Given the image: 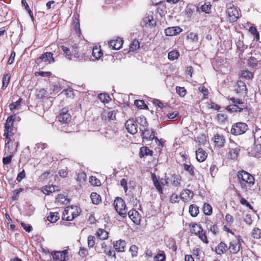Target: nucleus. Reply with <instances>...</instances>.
I'll return each instance as SVG.
<instances>
[{
    "instance_id": "nucleus-1",
    "label": "nucleus",
    "mask_w": 261,
    "mask_h": 261,
    "mask_svg": "<svg viewBox=\"0 0 261 261\" xmlns=\"http://www.w3.org/2000/svg\"><path fill=\"white\" fill-rule=\"evenodd\" d=\"M15 116H9L5 124L4 136L6 140L5 148L8 153L14 154L19 145L18 137L16 134L17 129L13 126Z\"/></svg>"
},
{
    "instance_id": "nucleus-2",
    "label": "nucleus",
    "mask_w": 261,
    "mask_h": 261,
    "mask_svg": "<svg viewBox=\"0 0 261 261\" xmlns=\"http://www.w3.org/2000/svg\"><path fill=\"white\" fill-rule=\"evenodd\" d=\"M57 125L58 129L65 133L74 131L71 122V116L67 108H63L57 116Z\"/></svg>"
},
{
    "instance_id": "nucleus-3",
    "label": "nucleus",
    "mask_w": 261,
    "mask_h": 261,
    "mask_svg": "<svg viewBox=\"0 0 261 261\" xmlns=\"http://www.w3.org/2000/svg\"><path fill=\"white\" fill-rule=\"evenodd\" d=\"M237 180L241 189L244 192L251 190L255 183L254 176L243 170L238 172Z\"/></svg>"
},
{
    "instance_id": "nucleus-4",
    "label": "nucleus",
    "mask_w": 261,
    "mask_h": 261,
    "mask_svg": "<svg viewBox=\"0 0 261 261\" xmlns=\"http://www.w3.org/2000/svg\"><path fill=\"white\" fill-rule=\"evenodd\" d=\"M77 47V45L75 44L72 47V50L71 51L68 47L63 45L61 46V50L64 52L66 56L68 57V58L69 60H73L74 61L81 60L83 59V56L79 55L78 51L76 50Z\"/></svg>"
},
{
    "instance_id": "nucleus-5",
    "label": "nucleus",
    "mask_w": 261,
    "mask_h": 261,
    "mask_svg": "<svg viewBox=\"0 0 261 261\" xmlns=\"http://www.w3.org/2000/svg\"><path fill=\"white\" fill-rule=\"evenodd\" d=\"M115 210L123 218L127 216V208L125 201L120 197H117L114 201Z\"/></svg>"
},
{
    "instance_id": "nucleus-6",
    "label": "nucleus",
    "mask_w": 261,
    "mask_h": 261,
    "mask_svg": "<svg viewBox=\"0 0 261 261\" xmlns=\"http://www.w3.org/2000/svg\"><path fill=\"white\" fill-rule=\"evenodd\" d=\"M248 129V125L244 122H237L232 125L231 133L234 136L244 134Z\"/></svg>"
},
{
    "instance_id": "nucleus-7",
    "label": "nucleus",
    "mask_w": 261,
    "mask_h": 261,
    "mask_svg": "<svg viewBox=\"0 0 261 261\" xmlns=\"http://www.w3.org/2000/svg\"><path fill=\"white\" fill-rule=\"evenodd\" d=\"M243 242V240L242 239V237L238 236L236 237L234 239L230 242L228 249L231 253H237L240 251L242 246V243Z\"/></svg>"
},
{
    "instance_id": "nucleus-8",
    "label": "nucleus",
    "mask_w": 261,
    "mask_h": 261,
    "mask_svg": "<svg viewBox=\"0 0 261 261\" xmlns=\"http://www.w3.org/2000/svg\"><path fill=\"white\" fill-rule=\"evenodd\" d=\"M51 255L55 261H66L68 256V252L67 250L53 251L51 252Z\"/></svg>"
},
{
    "instance_id": "nucleus-9",
    "label": "nucleus",
    "mask_w": 261,
    "mask_h": 261,
    "mask_svg": "<svg viewBox=\"0 0 261 261\" xmlns=\"http://www.w3.org/2000/svg\"><path fill=\"white\" fill-rule=\"evenodd\" d=\"M226 13L229 21L230 22H234L237 21L239 18V13L237 8L234 7H231L227 8Z\"/></svg>"
},
{
    "instance_id": "nucleus-10",
    "label": "nucleus",
    "mask_w": 261,
    "mask_h": 261,
    "mask_svg": "<svg viewBox=\"0 0 261 261\" xmlns=\"http://www.w3.org/2000/svg\"><path fill=\"white\" fill-rule=\"evenodd\" d=\"M126 130L131 134H135L138 132V124L134 119H129L125 124Z\"/></svg>"
},
{
    "instance_id": "nucleus-11",
    "label": "nucleus",
    "mask_w": 261,
    "mask_h": 261,
    "mask_svg": "<svg viewBox=\"0 0 261 261\" xmlns=\"http://www.w3.org/2000/svg\"><path fill=\"white\" fill-rule=\"evenodd\" d=\"M54 54L51 52H46L40 56L38 59L41 62L52 63L55 62V59L53 57Z\"/></svg>"
},
{
    "instance_id": "nucleus-12",
    "label": "nucleus",
    "mask_w": 261,
    "mask_h": 261,
    "mask_svg": "<svg viewBox=\"0 0 261 261\" xmlns=\"http://www.w3.org/2000/svg\"><path fill=\"white\" fill-rule=\"evenodd\" d=\"M126 244L125 241L121 239L113 242L114 248L118 252H124Z\"/></svg>"
},
{
    "instance_id": "nucleus-13",
    "label": "nucleus",
    "mask_w": 261,
    "mask_h": 261,
    "mask_svg": "<svg viewBox=\"0 0 261 261\" xmlns=\"http://www.w3.org/2000/svg\"><path fill=\"white\" fill-rule=\"evenodd\" d=\"M182 29L179 27H169L165 30V33L167 36H174L181 32Z\"/></svg>"
},
{
    "instance_id": "nucleus-14",
    "label": "nucleus",
    "mask_w": 261,
    "mask_h": 261,
    "mask_svg": "<svg viewBox=\"0 0 261 261\" xmlns=\"http://www.w3.org/2000/svg\"><path fill=\"white\" fill-rule=\"evenodd\" d=\"M72 210L70 211L71 216H68L65 218L66 220L68 221L73 220L75 218L77 217L80 214V208L76 206H71Z\"/></svg>"
},
{
    "instance_id": "nucleus-15",
    "label": "nucleus",
    "mask_w": 261,
    "mask_h": 261,
    "mask_svg": "<svg viewBox=\"0 0 261 261\" xmlns=\"http://www.w3.org/2000/svg\"><path fill=\"white\" fill-rule=\"evenodd\" d=\"M129 218L133 221L134 223L138 224L140 222V218L139 213L135 210H132L129 211H127V214Z\"/></svg>"
},
{
    "instance_id": "nucleus-16",
    "label": "nucleus",
    "mask_w": 261,
    "mask_h": 261,
    "mask_svg": "<svg viewBox=\"0 0 261 261\" xmlns=\"http://www.w3.org/2000/svg\"><path fill=\"white\" fill-rule=\"evenodd\" d=\"M214 141L215 146L222 147L225 143V139L223 135L217 134L214 137Z\"/></svg>"
},
{
    "instance_id": "nucleus-17",
    "label": "nucleus",
    "mask_w": 261,
    "mask_h": 261,
    "mask_svg": "<svg viewBox=\"0 0 261 261\" xmlns=\"http://www.w3.org/2000/svg\"><path fill=\"white\" fill-rule=\"evenodd\" d=\"M194 196L193 192L188 189L184 190L180 194L181 198L185 201L191 200Z\"/></svg>"
},
{
    "instance_id": "nucleus-18",
    "label": "nucleus",
    "mask_w": 261,
    "mask_h": 261,
    "mask_svg": "<svg viewBox=\"0 0 261 261\" xmlns=\"http://www.w3.org/2000/svg\"><path fill=\"white\" fill-rule=\"evenodd\" d=\"M110 47H112L113 49L118 50L122 46L123 44V40L118 38L116 40H111L109 42Z\"/></svg>"
},
{
    "instance_id": "nucleus-19",
    "label": "nucleus",
    "mask_w": 261,
    "mask_h": 261,
    "mask_svg": "<svg viewBox=\"0 0 261 261\" xmlns=\"http://www.w3.org/2000/svg\"><path fill=\"white\" fill-rule=\"evenodd\" d=\"M152 181L153 182V185L157 190L158 192L159 193L160 195L163 194V190L162 188V185L160 181V180L157 178L155 174H152L151 175Z\"/></svg>"
},
{
    "instance_id": "nucleus-20",
    "label": "nucleus",
    "mask_w": 261,
    "mask_h": 261,
    "mask_svg": "<svg viewBox=\"0 0 261 261\" xmlns=\"http://www.w3.org/2000/svg\"><path fill=\"white\" fill-rule=\"evenodd\" d=\"M196 159L199 162H202L207 157V153L201 148H199L196 151Z\"/></svg>"
},
{
    "instance_id": "nucleus-21",
    "label": "nucleus",
    "mask_w": 261,
    "mask_h": 261,
    "mask_svg": "<svg viewBox=\"0 0 261 261\" xmlns=\"http://www.w3.org/2000/svg\"><path fill=\"white\" fill-rule=\"evenodd\" d=\"M142 131V137L143 139H146V140H152L154 139V132L152 130V129L149 130L148 129L145 128L144 130H141Z\"/></svg>"
},
{
    "instance_id": "nucleus-22",
    "label": "nucleus",
    "mask_w": 261,
    "mask_h": 261,
    "mask_svg": "<svg viewBox=\"0 0 261 261\" xmlns=\"http://www.w3.org/2000/svg\"><path fill=\"white\" fill-rule=\"evenodd\" d=\"M153 155V151L150 150L148 147L143 146L140 149L139 156L141 158L146 157L147 156H152Z\"/></svg>"
},
{
    "instance_id": "nucleus-23",
    "label": "nucleus",
    "mask_w": 261,
    "mask_h": 261,
    "mask_svg": "<svg viewBox=\"0 0 261 261\" xmlns=\"http://www.w3.org/2000/svg\"><path fill=\"white\" fill-rule=\"evenodd\" d=\"M228 250L227 245L221 242L216 247L215 251L217 254L221 255Z\"/></svg>"
},
{
    "instance_id": "nucleus-24",
    "label": "nucleus",
    "mask_w": 261,
    "mask_h": 261,
    "mask_svg": "<svg viewBox=\"0 0 261 261\" xmlns=\"http://www.w3.org/2000/svg\"><path fill=\"white\" fill-rule=\"evenodd\" d=\"M237 93H243L246 94L247 89L246 84L242 81H239L237 83V87L236 89Z\"/></svg>"
},
{
    "instance_id": "nucleus-25",
    "label": "nucleus",
    "mask_w": 261,
    "mask_h": 261,
    "mask_svg": "<svg viewBox=\"0 0 261 261\" xmlns=\"http://www.w3.org/2000/svg\"><path fill=\"white\" fill-rule=\"evenodd\" d=\"M170 180L172 186L177 187L180 185L181 177L178 174H173L171 175Z\"/></svg>"
},
{
    "instance_id": "nucleus-26",
    "label": "nucleus",
    "mask_w": 261,
    "mask_h": 261,
    "mask_svg": "<svg viewBox=\"0 0 261 261\" xmlns=\"http://www.w3.org/2000/svg\"><path fill=\"white\" fill-rule=\"evenodd\" d=\"M243 107H240L237 105H231L228 106L226 109L227 111L230 112H241L245 108L244 106H242Z\"/></svg>"
},
{
    "instance_id": "nucleus-27",
    "label": "nucleus",
    "mask_w": 261,
    "mask_h": 261,
    "mask_svg": "<svg viewBox=\"0 0 261 261\" xmlns=\"http://www.w3.org/2000/svg\"><path fill=\"white\" fill-rule=\"evenodd\" d=\"M240 76L246 80H251L253 77V73L248 70H243L241 71Z\"/></svg>"
},
{
    "instance_id": "nucleus-28",
    "label": "nucleus",
    "mask_w": 261,
    "mask_h": 261,
    "mask_svg": "<svg viewBox=\"0 0 261 261\" xmlns=\"http://www.w3.org/2000/svg\"><path fill=\"white\" fill-rule=\"evenodd\" d=\"M96 236L101 240H105L108 238V232L103 229H98L96 232Z\"/></svg>"
},
{
    "instance_id": "nucleus-29",
    "label": "nucleus",
    "mask_w": 261,
    "mask_h": 261,
    "mask_svg": "<svg viewBox=\"0 0 261 261\" xmlns=\"http://www.w3.org/2000/svg\"><path fill=\"white\" fill-rule=\"evenodd\" d=\"M102 55L103 53L99 48L96 46L93 47L92 50V56L95 59V60H98L102 56Z\"/></svg>"
},
{
    "instance_id": "nucleus-30",
    "label": "nucleus",
    "mask_w": 261,
    "mask_h": 261,
    "mask_svg": "<svg viewBox=\"0 0 261 261\" xmlns=\"http://www.w3.org/2000/svg\"><path fill=\"white\" fill-rule=\"evenodd\" d=\"M240 147L238 146L235 148H232L230 149L229 151V155L231 159H237L238 157L239 152L240 151Z\"/></svg>"
},
{
    "instance_id": "nucleus-31",
    "label": "nucleus",
    "mask_w": 261,
    "mask_h": 261,
    "mask_svg": "<svg viewBox=\"0 0 261 261\" xmlns=\"http://www.w3.org/2000/svg\"><path fill=\"white\" fill-rule=\"evenodd\" d=\"M60 216L58 213L50 212L47 217V220L51 223H55L59 219Z\"/></svg>"
},
{
    "instance_id": "nucleus-32",
    "label": "nucleus",
    "mask_w": 261,
    "mask_h": 261,
    "mask_svg": "<svg viewBox=\"0 0 261 261\" xmlns=\"http://www.w3.org/2000/svg\"><path fill=\"white\" fill-rule=\"evenodd\" d=\"M90 197L92 203L95 204H97L101 201L100 196L95 192H92L91 194Z\"/></svg>"
},
{
    "instance_id": "nucleus-33",
    "label": "nucleus",
    "mask_w": 261,
    "mask_h": 261,
    "mask_svg": "<svg viewBox=\"0 0 261 261\" xmlns=\"http://www.w3.org/2000/svg\"><path fill=\"white\" fill-rule=\"evenodd\" d=\"M189 213L191 216L196 217L199 213V208L195 204H191L189 207Z\"/></svg>"
},
{
    "instance_id": "nucleus-34",
    "label": "nucleus",
    "mask_w": 261,
    "mask_h": 261,
    "mask_svg": "<svg viewBox=\"0 0 261 261\" xmlns=\"http://www.w3.org/2000/svg\"><path fill=\"white\" fill-rule=\"evenodd\" d=\"M42 191L44 194L48 195L55 191V187L53 185L45 186L42 188Z\"/></svg>"
},
{
    "instance_id": "nucleus-35",
    "label": "nucleus",
    "mask_w": 261,
    "mask_h": 261,
    "mask_svg": "<svg viewBox=\"0 0 261 261\" xmlns=\"http://www.w3.org/2000/svg\"><path fill=\"white\" fill-rule=\"evenodd\" d=\"M11 76L9 74H5L3 77V85L2 89H5L9 85Z\"/></svg>"
},
{
    "instance_id": "nucleus-36",
    "label": "nucleus",
    "mask_w": 261,
    "mask_h": 261,
    "mask_svg": "<svg viewBox=\"0 0 261 261\" xmlns=\"http://www.w3.org/2000/svg\"><path fill=\"white\" fill-rule=\"evenodd\" d=\"M184 170L188 172L191 176L194 177L195 176V168L193 166L184 164Z\"/></svg>"
},
{
    "instance_id": "nucleus-37",
    "label": "nucleus",
    "mask_w": 261,
    "mask_h": 261,
    "mask_svg": "<svg viewBox=\"0 0 261 261\" xmlns=\"http://www.w3.org/2000/svg\"><path fill=\"white\" fill-rule=\"evenodd\" d=\"M21 4L22 6H24L25 9L28 11L31 19L33 22L34 21V17L33 16V12L31 10L25 0H21Z\"/></svg>"
},
{
    "instance_id": "nucleus-38",
    "label": "nucleus",
    "mask_w": 261,
    "mask_h": 261,
    "mask_svg": "<svg viewBox=\"0 0 261 261\" xmlns=\"http://www.w3.org/2000/svg\"><path fill=\"white\" fill-rule=\"evenodd\" d=\"M249 32L252 35L257 41L259 39V34L258 32L257 31V29L253 26H251L249 28Z\"/></svg>"
},
{
    "instance_id": "nucleus-39",
    "label": "nucleus",
    "mask_w": 261,
    "mask_h": 261,
    "mask_svg": "<svg viewBox=\"0 0 261 261\" xmlns=\"http://www.w3.org/2000/svg\"><path fill=\"white\" fill-rule=\"evenodd\" d=\"M203 210L205 215L210 216L212 214V207L207 203L204 204Z\"/></svg>"
},
{
    "instance_id": "nucleus-40",
    "label": "nucleus",
    "mask_w": 261,
    "mask_h": 261,
    "mask_svg": "<svg viewBox=\"0 0 261 261\" xmlns=\"http://www.w3.org/2000/svg\"><path fill=\"white\" fill-rule=\"evenodd\" d=\"M201 230H202V227L197 224H193L191 229V232L195 235L199 233V232H201Z\"/></svg>"
},
{
    "instance_id": "nucleus-41",
    "label": "nucleus",
    "mask_w": 261,
    "mask_h": 261,
    "mask_svg": "<svg viewBox=\"0 0 261 261\" xmlns=\"http://www.w3.org/2000/svg\"><path fill=\"white\" fill-rule=\"evenodd\" d=\"M140 47V42L138 40H134L132 41L130 45L129 51H134L138 49Z\"/></svg>"
},
{
    "instance_id": "nucleus-42",
    "label": "nucleus",
    "mask_w": 261,
    "mask_h": 261,
    "mask_svg": "<svg viewBox=\"0 0 261 261\" xmlns=\"http://www.w3.org/2000/svg\"><path fill=\"white\" fill-rule=\"evenodd\" d=\"M211 7L210 3L207 2L201 6V9L202 12L208 14L211 12Z\"/></svg>"
},
{
    "instance_id": "nucleus-43",
    "label": "nucleus",
    "mask_w": 261,
    "mask_h": 261,
    "mask_svg": "<svg viewBox=\"0 0 261 261\" xmlns=\"http://www.w3.org/2000/svg\"><path fill=\"white\" fill-rule=\"evenodd\" d=\"M179 56V53L176 50H172L168 53V59L170 60L173 61L178 58Z\"/></svg>"
},
{
    "instance_id": "nucleus-44",
    "label": "nucleus",
    "mask_w": 261,
    "mask_h": 261,
    "mask_svg": "<svg viewBox=\"0 0 261 261\" xmlns=\"http://www.w3.org/2000/svg\"><path fill=\"white\" fill-rule=\"evenodd\" d=\"M258 62V60L254 57H251L248 60V65L253 68L257 65Z\"/></svg>"
},
{
    "instance_id": "nucleus-45",
    "label": "nucleus",
    "mask_w": 261,
    "mask_h": 261,
    "mask_svg": "<svg viewBox=\"0 0 261 261\" xmlns=\"http://www.w3.org/2000/svg\"><path fill=\"white\" fill-rule=\"evenodd\" d=\"M252 237L255 239H259L261 238V230L257 227L253 228L252 232Z\"/></svg>"
},
{
    "instance_id": "nucleus-46",
    "label": "nucleus",
    "mask_w": 261,
    "mask_h": 261,
    "mask_svg": "<svg viewBox=\"0 0 261 261\" xmlns=\"http://www.w3.org/2000/svg\"><path fill=\"white\" fill-rule=\"evenodd\" d=\"M56 200L58 202H60L62 204H67L68 202L67 197L63 194H58Z\"/></svg>"
},
{
    "instance_id": "nucleus-47",
    "label": "nucleus",
    "mask_w": 261,
    "mask_h": 261,
    "mask_svg": "<svg viewBox=\"0 0 261 261\" xmlns=\"http://www.w3.org/2000/svg\"><path fill=\"white\" fill-rule=\"evenodd\" d=\"M166 255L164 252L158 253L154 257V261H165Z\"/></svg>"
},
{
    "instance_id": "nucleus-48",
    "label": "nucleus",
    "mask_w": 261,
    "mask_h": 261,
    "mask_svg": "<svg viewBox=\"0 0 261 261\" xmlns=\"http://www.w3.org/2000/svg\"><path fill=\"white\" fill-rule=\"evenodd\" d=\"M116 135L117 133L114 132L113 130H111V129H107V130L105 133V136L108 139H112L114 138Z\"/></svg>"
},
{
    "instance_id": "nucleus-49",
    "label": "nucleus",
    "mask_w": 261,
    "mask_h": 261,
    "mask_svg": "<svg viewBox=\"0 0 261 261\" xmlns=\"http://www.w3.org/2000/svg\"><path fill=\"white\" fill-rule=\"evenodd\" d=\"M99 100L103 103H107L110 100V96L107 94L101 93L98 96Z\"/></svg>"
},
{
    "instance_id": "nucleus-50",
    "label": "nucleus",
    "mask_w": 261,
    "mask_h": 261,
    "mask_svg": "<svg viewBox=\"0 0 261 261\" xmlns=\"http://www.w3.org/2000/svg\"><path fill=\"white\" fill-rule=\"evenodd\" d=\"M196 141L199 145H204L206 141L205 135L204 134L200 135L197 137Z\"/></svg>"
},
{
    "instance_id": "nucleus-51",
    "label": "nucleus",
    "mask_w": 261,
    "mask_h": 261,
    "mask_svg": "<svg viewBox=\"0 0 261 261\" xmlns=\"http://www.w3.org/2000/svg\"><path fill=\"white\" fill-rule=\"evenodd\" d=\"M176 91L180 97H184L187 93V90L184 87L179 86L176 87Z\"/></svg>"
},
{
    "instance_id": "nucleus-52",
    "label": "nucleus",
    "mask_w": 261,
    "mask_h": 261,
    "mask_svg": "<svg viewBox=\"0 0 261 261\" xmlns=\"http://www.w3.org/2000/svg\"><path fill=\"white\" fill-rule=\"evenodd\" d=\"M134 105L138 108L141 109H143L147 108L146 105L142 100H135L134 101Z\"/></svg>"
},
{
    "instance_id": "nucleus-53",
    "label": "nucleus",
    "mask_w": 261,
    "mask_h": 261,
    "mask_svg": "<svg viewBox=\"0 0 261 261\" xmlns=\"http://www.w3.org/2000/svg\"><path fill=\"white\" fill-rule=\"evenodd\" d=\"M8 153L9 155L6 157H4L3 159V163L4 165L9 164L11 162L12 159L14 155L13 153L8 152Z\"/></svg>"
},
{
    "instance_id": "nucleus-54",
    "label": "nucleus",
    "mask_w": 261,
    "mask_h": 261,
    "mask_svg": "<svg viewBox=\"0 0 261 261\" xmlns=\"http://www.w3.org/2000/svg\"><path fill=\"white\" fill-rule=\"evenodd\" d=\"M196 236H198L199 238L204 243L207 244L208 243V241L207 240V237L205 234V233L203 232V230H201V232H199V233L196 234Z\"/></svg>"
},
{
    "instance_id": "nucleus-55",
    "label": "nucleus",
    "mask_w": 261,
    "mask_h": 261,
    "mask_svg": "<svg viewBox=\"0 0 261 261\" xmlns=\"http://www.w3.org/2000/svg\"><path fill=\"white\" fill-rule=\"evenodd\" d=\"M238 196L241 197L240 203L242 205H245L246 207L249 208L250 210H253V206L248 202V201H247L245 198L242 197L241 195L240 194H238Z\"/></svg>"
},
{
    "instance_id": "nucleus-56",
    "label": "nucleus",
    "mask_w": 261,
    "mask_h": 261,
    "mask_svg": "<svg viewBox=\"0 0 261 261\" xmlns=\"http://www.w3.org/2000/svg\"><path fill=\"white\" fill-rule=\"evenodd\" d=\"M138 248L136 245H133L129 248V251L132 253L133 257H136L138 255Z\"/></svg>"
},
{
    "instance_id": "nucleus-57",
    "label": "nucleus",
    "mask_w": 261,
    "mask_h": 261,
    "mask_svg": "<svg viewBox=\"0 0 261 261\" xmlns=\"http://www.w3.org/2000/svg\"><path fill=\"white\" fill-rule=\"evenodd\" d=\"M188 38L193 42H197L198 40V37L197 34L191 32L188 35Z\"/></svg>"
},
{
    "instance_id": "nucleus-58",
    "label": "nucleus",
    "mask_w": 261,
    "mask_h": 261,
    "mask_svg": "<svg viewBox=\"0 0 261 261\" xmlns=\"http://www.w3.org/2000/svg\"><path fill=\"white\" fill-rule=\"evenodd\" d=\"M236 45L238 49L242 53H243L244 51V50L246 48V47H245L243 42L241 40H239L236 43Z\"/></svg>"
},
{
    "instance_id": "nucleus-59",
    "label": "nucleus",
    "mask_w": 261,
    "mask_h": 261,
    "mask_svg": "<svg viewBox=\"0 0 261 261\" xmlns=\"http://www.w3.org/2000/svg\"><path fill=\"white\" fill-rule=\"evenodd\" d=\"M90 182L92 185L98 186L100 185V181L94 176H91L90 178Z\"/></svg>"
},
{
    "instance_id": "nucleus-60",
    "label": "nucleus",
    "mask_w": 261,
    "mask_h": 261,
    "mask_svg": "<svg viewBox=\"0 0 261 261\" xmlns=\"http://www.w3.org/2000/svg\"><path fill=\"white\" fill-rule=\"evenodd\" d=\"M95 238L94 236L90 235L88 237V247L91 248L94 246L95 243Z\"/></svg>"
},
{
    "instance_id": "nucleus-61",
    "label": "nucleus",
    "mask_w": 261,
    "mask_h": 261,
    "mask_svg": "<svg viewBox=\"0 0 261 261\" xmlns=\"http://www.w3.org/2000/svg\"><path fill=\"white\" fill-rule=\"evenodd\" d=\"M73 18H74V20L73 21L72 25H73L75 31L77 32L80 31V23L79 19L77 18V17L75 16H73Z\"/></svg>"
},
{
    "instance_id": "nucleus-62",
    "label": "nucleus",
    "mask_w": 261,
    "mask_h": 261,
    "mask_svg": "<svg viewBox=\"0 0 261 261\" xmlns=\"http://www.w3.org/2000/svg\"><path fill=\"white\" fill-rule=\"evenodd\" d=\"M218 121L224 122L227 118V115L224 113H219L217 115Z\"/></svg>"
},
{
    "instance_id": "nucleus-63",
    "label": "nucleus",
    "mask_w": 261,
    "mask_h": 261,
    "mask_svg": "<svg viewBox=\"0 0 261 261\" xmlns=\"http://www.w3.org/2000/svg\"><path fill=\"white\" fill-rule=\"evenodd\" d=\"M47 92L44 89H40L39 90L37 91V96L38 98L41 99L43 97H45L46 95Z\"/></svg>"
},
{
    "instance_id": "nucleus-64",
    "label": "nucleus",
    "mask_w": 261,
    "mask_h": 261,
    "mask_svg": "<svg viewBox=\"0 0 261 261\" xmlns=\"http://www.w3.org/2000/svg\"><path fill=\"white\" fill-rule=\"evenodd\" d=\"M116 111L115 110H112L109 111L107 113V117L108 120H114L116 119Z\"/></svg>"
}]
</instances>
